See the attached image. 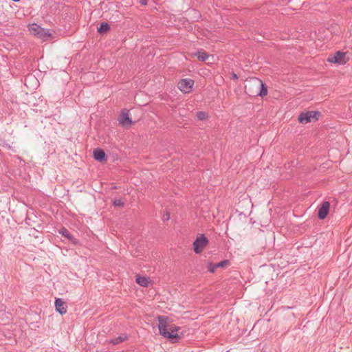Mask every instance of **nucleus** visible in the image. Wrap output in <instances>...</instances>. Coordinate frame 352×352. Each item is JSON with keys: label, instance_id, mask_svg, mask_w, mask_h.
Masks as SVG:
<instances>
[{"label": "nucleus", "instance_id": "f257e3e1", "mask_svg": "<svg viewBox=\"0 0 352 352\" xmlns=\"http://www.w3.org/2000/svg\"><path fill=\"white\" fill-rule=\"evenodd\" d=\"M157 320L159 322L158 329L161 336L171 340L173 342H176V340L181 337L179 334L181 328L175 325L168 326V317L159 316Z\"/></svg>", "mask_w": 352, "mask_h": 352}, {"label": "nucleus", "instance_id": "f03ea898", "mask_svg": "<svg viewBox=\"0 0 352 352\" xmlns=\"http://www.w3.org/2000/svg\"><path fill=\"white\" fill-rule=\"evenodd\" d=\"M28 28L29 30L38 38L45 39L52 36V33L50 30L44 29L36 23L29 25Z\"/></svg>", "mask_w": 352, "mask_h": 352}, {"label": "nucleus", "instance_id": "7ed1b4c3", "mask_svg": "<svg viewBox=\"0 0 352 352\" xmlns=\"http://www.w3.org/2000/svg\"><path fill=\"white\" fill-rule=\"evenodd\" d=\"M208 244V239L203 234H199L193 242V250L196 254H200Z\"/></svg>", "mask_w": 352, "mask_h": 352}, {"label": "nucleus", "instance_id": "20e7f679", "mask_svg": "<svg viewBox=\"0 0 352 352\" xmlns=\"http://www.w3.org/2000/svg\"><path fill=\"white\" fill-rule=\"evenodd\" d=\"M259 86L260 79L257 78H252L246 81L245 91L250 96H255V94H252V93L255 91V90H257Z\"/></svg>", "mask_w": 352, "mask_h": 352}, {"label": "nucleus", "instance_id": "39448f33", "mask_svg": "<svg viewBox=\"0 0 352 352\" xmlns=\"http://www.w3.org/2000/svg\"><path fill=\"white\" fill-rule=\"evenodd\" d=\"M318 115V111H306L300 113L298 119L300 123L307 124L312 120H317Z\"/></svg>", "mask_w": 352, "mask_h": 352}, {"label": "nucleus", "instance_id": "423d86ee", "mask_svg": "<svg viewBox=\"0 0 352 352\" xmlns=\"http://www.w3.org/2000/svg\"><path fill=\"white\" fill-rule=\"evenodd\" d=\"M194 85V80L189 78L182 79L178 83L179 89L183 93H189Z\"/></svg>", "mask_w": 352, "mask_h": 352}, {"label": "nucleus", "instance_id": "0eeeda50", "mask_svg": "<svg viewBox=\"0 0 352 352\" xmlns=\"http://www.w3.org/2000/svg\"><path fill=\"white\" fill-rule=\"evenodd\" d=\"M330 204L329 201H323L318 209V217L319 219H324L329 211Z\"/></svg>", "mask_w": 352, "mask_h": 352}, {"label": "nucleus", "instance_id": "6e6552de", "mask_svg": "<svg viewBox=\"0 0 352 352\" xmlns=\"http://www.w3.org/2000/svg\"><path fill=\"white\" fill-rule=\"evenodd\" d=\"M345 53L341 51L336 52L333 56L329 57L328 61L329 63H338V64H344V61Z\"/></svg>", "mask_w": 352, "mask_h": 352}, {"label": "nucleus", "instance_id": "1a4fd4ad", "mask_svg": "<svg viewBox=\"0 0 352 352\" xmlns=\"http://www.w3.org/2000/svg\"><path fill=\"white\" fill-rule=\"evenodd\" d=\"M119 124L123 126H129L132 124L131 118L129 117L128 112L122 113L118 117Z\"/></svg>", "mask_w": 352, "mask_h": 352}, {"label": "nucleus", "instance_id": "9d476101", "mask_svg": "<svg viewBox=\"0 0 352 352\" xmlns=\"http://www.w3.org/2000/svg\"><path fill=\"white\" fill-rule=\"evenodd\" d=\"M55 307L56 310L60 314L63 315L66 314L67 312V306L65 305V302L62 300V298H56L55 300Z\"/></svg>", "mask_w": 352, "mask_h": 352}, {"label": "nucleus", "instance_id": "9b49d317", "mask_svg": "<svg viewBox=\"0 0 352 352\" xmlns=\"http://www.w3.org/2000/svg\"><path fill=\"white\" fill-rule=\"evenodd\" d=\"M58 233L60 234L63 236L67 239L69 241H70L74 245H76L78 243V241L77 239L74 237L65 228H62L58 230Z\"/></svg>", "mask_w": 352, "mask_h": 352}, {"label": "nucleus", "instance_id": "f8f14e48", "mask_svg": "<svg viewBox=\"0 0 352 352\" xmlns=\"http://www.w3.org/2000/svg\"><path fill=\"white\" fill-rule=\"evenodd\" d=\"M252 94H255V96H261L263 97L267 94V89L263 82L260 80V86L258 87V89L257 90H255Z\"/></svg>", "mask_w": 352, "mask_h": 352}, {"label": "nucleus", "instance_id": "ddd939ff", "mask_svg": "<svg viewBox=\"0 0 352 352\" xmlns=\"http://www.w3.org/2000/svg\"><path fill=\"white\" fill-rule=\"evenodd\" d=\"M94 157L96 160L99 162H102L107 160L106 153L101 148H96L94 151Z\"/></svg>", "mask_w": 352, "mask_h": 352}, {"label": "nucleus", "instance_id": "4468645a", "mask_svg": "<svg viewBox=\"0 0 352 352\" xmlns=\"http://www.w3.org/2000/svg\"><path fill=\"white\" fill-rule=\"evenodd\" d=\"M136 283L142 287H146L149 285L150 279L146 276H138L136 277Z\"/></svg>", "mask_w": 352, "mask_h": 352}, {"label": "nucleus", "instance_id": "2eb2a0df", "mask_svg": "<svg viewBox=\"0 0 352 352\" xmlns=\"http://www.w3.org/2000/svg\"><path fill=\"white\" fill-rule=\"evenodd\" d=\"M126 338H127V336L126 335H121L117 338L110 340L109 343L115 344V345L118 344L119 343L122 342L124 340H126Z\"/></svg>", "mask_w": 352, "mask_h": 352}, {"label": "nucleus", "instance_id": "dca6fc26", "mask_svg": "<svg viewBox=\"0 0 352 352\" xmlns=\"http://www.w3.org/2000/svg\"><path fill=\"white\" fill-rule=\"evenodd\" d=\"M110 30V25L109 23L104 22L102 23L100 27L98 28V32L100 34H103L108 32Z\"/></svg>", "mask_w": 352, "mask_h": 352}, {"label": "nucleus", "instance_id": "f3484780", "mask_svg": "<svg viewBox=\"0 0 352 352\" xmlns=\"http://www.w3.org/2000/svg\"><path fill=\"white\" fill-rule=\"evenodd\" d=\"M195 55L197 56L198 60L201 61H206L208 58V55L206 52H197Z\"/></svg>", "mask_w": 352, "mask_h": 352}, {"label": "nucleus", "instance_id": "a211bd4d", "mask_svg": "<svg viewBox=\"0 0 352 352\" xmlns=\"http://www.w3.org/2000/svg\"><path fill=\"white\" fill-rule=\"evenodd\" d=\"M228 263H229V261L226 259V260L221 261L219 263H214V266L217 267V268H219V267L225 268L228 266Z\"/></svg>", "mask_w": 352, "mask_h": 352}, {"label": "nucleus", "instance_id": "6ab92c4d", "mask_svg": "<svg viewBox=\"0 0 352 352\" xmlns=\"http://www.w3.org/2000/svg\"><path fill=\"white\" fill-rule=\"evenodd\" d=\"M197 118L199 120H204L207 118L208 115L206 112L204 111H198L196 114Z\"/></svg>", "mask_w": 352, "mask_h": 352}, {"label": "nucleus", "instance_id": "aec40b11", "mask_svg": "<svg viewBox=\"0 0 352 352\" xmlns=\"http://www.w3.org/2000/svg\"><path fill=\"white\" fill-rule=\"evenodd\" d=\"M208 269L210 273H214L217 269V267L214 266V263H209L208 264Z\"/></svg>", "mask_w": 352, "mask_h": 352}, {"label": "nucleus", "instance_id": "412c9836", "mask_svg": "<svg viewBox=\"0 0 352 352\" xmlns=\"http://www.w3.org/2000/svg\"><path fill=\"white\" fill-rule=\"evenodd\" d=\"M113 204V206H122L124 204V203L122 202V201L121 199H116V200H114Z\"/></svg>", "mask_w": 352, "mask_h": 352}, {"label": "nucleus", "instance_id": "4be33fe9", "mask_svg": "<svg viewBox=\"0 0 352 352\" xmlns=\"http://www.w3.org/2000/svg\"><path fill=\"white\" fill-rule=\"evenodd\" d=\"M34 80L36 82V83L38 82L37 80L35 78L34 76H28L25 79V83L27 82L28 80Z\"/></svg>", "mask_w": 352, "mask_h": 352}, {"label": "nucleus", "instance_id": "5701e85b", "mask_svg": "<svg viewBox=\"0 0 352 352\" xmlns=\"http://www.w3.org/2000/svg\"><path fill=\"white\" fill-rule=\"evenodd\" d=\"M170 219L169 214H166V216L164 217V220H168Z\"/></svg>", "mask_w": 352, "mask_h": 352}, {"label": "nucleus", "instance_id": "b1692460", "mask_svg": "<svg viewBox=\"0 0 352 352\" xmlns=\"http://www.w3.org/2000/svg\"><path fill=\"white\" fill-rule=\"evenodd\" d=\"M140 3L142 5H146L147 4V1L146 0H141Z\"/></svg>", "mask_w": 352, "mask_h": 352}, {"label": "nucleus", "instance_id": "393cba45", "mask_svg": "<svg viewBox=\"0 0 352 352\" xmlns=\"http://www.w3.org/2000/svg\"><path fill=\"white\" fill-rule=\"evenodd\" d=\"M232 78H233L234 79H238V76H237L236 74H232Z\"/></svg>", "mask_w": 352, "mask_h": 352}]
</instances>
